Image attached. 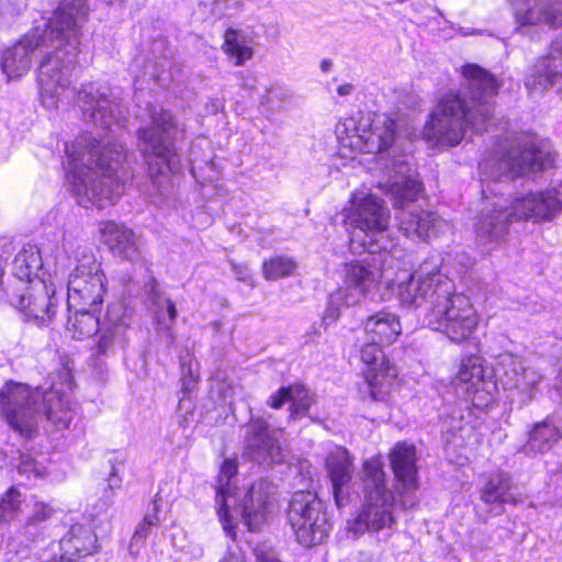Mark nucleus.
Listing matches in <instances>:
<instances>
[{"instance_id":"58836bf2","label":"nucleus","mask_w":562,"mask_h":562,"mask_svg":"<svg viewBox=\"0 0 562 562\" xmlns=\"http://www.w3.org/2000/svg\"><path fill=\"white\" fill-rule=\"evenodd\" d=\"M155 513L147 514L138 527L136 528L128 547V551L132 555L136 557L139 552V549L145 543L146 538L149 536L150 530L154 526H157L159 522V517L156 513L157 507H154Z\"/></svg>"},{"instance_id":"0eeeda50","label":"nucleus","mask_w":562,"mask_h":562,"mask_svg":"<svg viewBox=\"0 0 562 562\" xmlns=\"http://www.w3.org/2000/svg\"><path fill=\"white\" fill-rule=\"evenodd\" d=\"M179 125L171 112H153L148 125L137 131V147L148 165L153 183L162 188L168 181V172L179 169L178 154L175 147Z\"/></svg>"},{"instance_id":"b1692460","label":"nucleus","mask_w":562,"mask_h":562,"mask_svg":"<svg viewBox=\"0 0 562 562\" xmlns=\"http://www.w3.org/2000/svg\"><path fill=\"white\" fill-rule=\"evenodd\" d=\"M272 490L270 482L261 480L254 483L241 499L239 510L249 531H258L266 522Z\"/></svg>"},{"instance_id":"a878e982","label":"nucleus","mask_w":562,"mask_h":562,"mask_svg":"<svg viewBox=\"0 0 562 562\" xmlns=\"http://www.w3.org/2000/svg\"><path fill=\"white\" fill-rule=\"evenodd\" d=\"M383 346L368 340L360 350V359L368 366L367 380L372 387L383 386L386 380L395 376L394 369L382 349Z\"/></svg>"},{"instance_id":"2eb2a0df","label":"nucleus","mask_w":562,"mask_h":562,"mask_svg":"<svg viewBox=\"0 0 562 562\" xmlns=\"http://www.w3.org/2000/svg\"><path fill=\"white\" fill-rule=\"evenodd\" d=\"M244 453L251 461L265 467L280 464L285 450L276 437V430L262 417H251L246 429Z\"/></svg>"},{"instance_id":"4c0bfd02","label":"nucleus","mask_w":562,"mask_h":562,"mask_svg":"<svg viewBox=\"0 0 562 562\" xmlns=\"http://www.w3.org/2000/svg\"><path fill=\"white\" fill-rule=\"evenodd\" d=\"M297 267L296 261L289 256L276 255L262 263V273L267 280H278L291 276Z\"/></svg>"},{"instance_id":"09e8293b","label":"nucleus","mask_w":562,"mask_h":562,"mask_svg":"<svg viewBox=\"0 0 562 562\" xmlns=\"http://www.w3.org/2000/svg\"><path fill=\"white\" fill-rule=\"evenodd\" d=\"M353 91L351 83H344L337 88V93L341 97L349 95Z\"/></svg>"},{"instance_id":"a19ab883","label":"nucleus","mask_w":562,"mask_h":562,"mask_svg":"<svg viewBox=\"0 0 562 562\" xmlns=\"http://www.w3.org/2000/svg\"><path fill=\"white\" fill-rule=\"evenodd\" d=\"M110 462V473L109 477L106 479L108 485L104 491L103 497L101 498V505L102 508L106 509L113 504L114 501V491L121 488L122 485V479L119 475V470L116 465L112 462Z\"/></svg>"},{"instance_id":"864d4df0","label":"nucleus","mask_w":562,"mask_h":562,"mask_svg":"<svg viewBox=\"0 0 562 562\" xmlns=\"http://www.w3.org/2000/svg\"><path fill=\"white\" fill-rule=\"evenodd\" d=\"M501 368H497V371H501V369L504 370L503 366H502V362L499 363Z\"/></svg>"},{"instance_id":"cd10ccee","label":"nucleus","mask_w":562,"mask_h":562,"mask_svg":"<svg viewBox=\"0 0 562 562\" xmlns=\"http://www.w3.org/2000/svg\"><path fill=\"white\" fill-rule=\"evenodd\" d=\"M237 474V462L232 459H226L222 463L220 474L217 477V486H216V505H217V515L222 522L223 529L226 535L231 538H235V528L231 521V517L228 515V504L227 499L232 496V485L231 480Z\"/></svg>"},{"instance_id":"de8ad7c7","label":"nucleus","mask_w":562,"mask_h":562,"mask_svg":"<svg viewBox=\"0 0 562 562\" xmlns=\"http://www.w3.org/2000/svg\"><path fill=\"white\" fill-rule=\"evenodd\" d=\"M257 560L258 562H281L273 554L262 553L259 551L257 553Z\"/></svg>"},{"instance_id":"a18cd8bd","label":"nucleus","mask_w":562,"mask_h":562,"mask_svg":"<svg viewBox=\"0 0 562 562\" xmlns=\"http://www.w3.org/2000/svg\"><path fill=\"white\" fill-rule=\"evenodd\" d=\"M181 369H182V391L183 392H191L195 384L198 383V374H195L193 372V370L191 369V366L188 367V369L186 368V364L184 362L182 361L181 362Z\"/></svg>"},{"instance_id":"39448f33","label":"nucleus","mask_w":562,"mask_h":562,"mask_svg":"<svg viewBox=\"0 0 562 562\" xmlns=\"http://www.w3.org/2000/svg\"><path fill=\"white\" fill-rule=\"evenodd\" d=\"M42 267L40 249L35 245L23 247L13 259L12 274L16 280L7 286L5 295L9 305L25 319L49 322L55 315L56 290L54 284L38 278Z\"/></svg>"},{"instance_id":"c03bdc74","label":"nucleus","mask_w":562,"mask_h":562,"mask_svg":"<svg viewBox=\"0 0 562 562\" xmlns=\"http://www.w3.org/2000/svg\"><path fill=\"white\" fill-rule=\"evenodd\" d=\"M54 514V509L43 503H36L34 505L33 514L30 517V522L37 524L49 519Z\"/></svg>"},{"instance_id":"9d476101","label":"nucleus","mask_w":562,"mask_h":562,"mask_svg":"<svg viewBox=\"0 0 562 562\" xmlns=\"http://www.w3.org/2000/svg\"><path fill=\"white\" fill-rule=\"evenodd\" d=\"M390 217V210L383 200L367 195L349 214L353 226L351 243H358L370 254L391 252L393 243L389 237Z\"/></svg>"},{"instance_id":"1a4fd4ad","label":"nucleus","mask_w":562,"mask_h":562,"mask_svg":"<svg viewBox=\"0 0 562 562\" xmlns=\"http://www.w3.org/2000/svg\"><path fill=\"white\" fill-rule=\"evenodd\" d=\"M438 295L435 307L425 314L427 325L445 334L452 342L469 340L479 324L470 299L445 286Z\"/></svg>"},{"instance_id":"ddd939ff","label":"nucleus","mask_w":562,"mask_h":562,"mask_svg":"<svg viewBox=\"0 0 562 562\" xmlns=\"http://www.w3.org/2000/svg\"><path fill=\"white\" fill-rule=\"evenodd\" d=\"M105 277L101 265L95 260L80 263L68 280V310L95 307L103 302Z\"/></svg>"},{"instance_id":"f03ea898","label":"nucleus","mask_w":562,"mask_h":562,"mask_svg":"<svg viewBox=\"0 0 562 562\" xmlns=\"http://www.w3.org/2000/svg\"><path fill=\"white\" fill-rule=\"evenodd\" d=\"M463 82L438 101L424 126L428 142L441 146H457L468 130L482 133L487 130L493 113L491 98L498 89V80L476 64L462 67Z\"/></svg>"},{"instance_id":"bb28decb","label":"nucleus","mask_w":562,"mask_h":562,"mask_svg":"<svg viewBox=\"0 0 562 562\" xmlns=\"http://www.w3.org/2000/svg\"><path fill=\"white\" fill-rule=\"evenodd\" d=\"M103 241L117 256L134 260L138 257V247L134 233L114 222H104L100 226Z\"/></svg>"},{"instance_id":"c756f323","label":"nucleus","mask_w":562,"mask_h":562,"mask_svg":"<svg viewBox=\"0 0 562 562\" xmlns=\"http://www.w3.org/2000/svg\"><path fill=\"white\" fill-rule=\"evenodd\" d=\"M60 551L82 559H91L95 549L97 536L90 526L72 525L60 539Z\"/></svg>"},{"instance_id":"a211bd4d","label":"nucleus","mask_w":562,"mask_h":562,"mask_svg":"<svg viewBox=\"0 0 562 562\" xmlns=\"http://www.w3.org/2000/svg\"><path fill=\"white\" fill-rule=\"evenodd\" d=\"M131 317L126 310L117 303L110 304L104 319L98 330L99 337L93 348L97 356L109 357L123 348L127 342V330Z\"/></svg>"},{"instance_id":"49530a36","label":"nucleus","mask_w":562,"mask_h":562,"mask_svg":"<svg viewBox=\"0 0 562 562\" xmlns=\"http://www.w3.org/2000/svg\"><path fill=\"white\" fill-rule=\"evenodd\" d=\"M550 47L553 54H557L560 57H562V33H560L552 40Z\"/></svg>"},{"instance_id":"603ef678","label":"nucleus","mask_w":562,"mask_h":562,"mask_svg":"<svg viewBox=\"0 0 562 562\" xmlns=\"http://www.w3.org/2000/svg\"><path fill=\"white\" fill-rule=\"evenodd\" d=\"M32 465V460L23 462V471H29L30 467Z\"/></svg>"},{"instance_id":"20e7f679","label":"nucleus","mask_w":562,"mask_h":562,"mask_svg":"<svg viewBox=\"0 0 562 562\" xmlns=\"http://www.w3.org/2000/svg\"><path fill=\"white\" fill-rule=\"evenodd\" d=\"M2 413L10 427L25 438L36 434L42 414L57 430L68 428L74 418L68 402L59 391H31L29 385L13 381H8L2 389Z\"/></svg>"},{"instance_id":"7c9ffc66","label":"nucleus","mask_w":562,"mask_h":562,"mask_svg":"<svg viewBox=\"0 0 562 562\" xmlns=\"http://www.w3.org/2000/svg\"><path fill=\"white\" fill-rule=\"evenodd\" d=\"M285 403H291L290 418L299 419L307 413L312 400L307 390L302 385L281 387L269 400V405L274 409L280 408Z\"/></svg>"},{"instance_id":"6ab92c4d","label":"nucleus","mask_w":562,"mask_h":562,"mask_svg":"<svg viewBox=\"0 0 562 562\" xmlns=\"http://www.w3.org/2000/svg\"><path fill=\"white\" fill-rule=\"evenodd\" d=\"M445 288L452 289L450 280H442L438 273H414L407 282L398 285V299L407 307H419L427 305V312L434 308L439 292Z\"/></svg>"},{"instance_id":"f257e3e1","label":"nucleus","mask_w":562,"mask_h":562,"mask_svg":"<svg viewBox=\"0 0 562 562\" xmlns=\"http://www.w3.org/2000/svg\"><path fill=\"white\" fill-rule=\"evenodd\" d=\"M88 0H61L46 29H35L2 54V71L9 79L21 77L32 63V55L44 48L55 47L46 53L38 66L37 81L42 104L52 110L60 102H70L77 95L85 115L93 124L110 128L120 125L124 116L121 99L109 88L88 83L76 93L70 89V75L77 64L80 24L88 14Z\"/></svg>"},{"instance_id":"c9c22d12","label":"nucleus","mask_w":562,"mask_h":562,"mask_svg":"<svg viewBox=\"0 0 562 562\" xmlns=\"http://www.w3.org/2000/svg\"><path fill=\"white\" fill-rule=\"evenodd\" d=\"M149 299L155 306V317L157 324L167 333V344H173L175 337L171 326L177 317V308L170 299H162L157 290L156 280L149 284Z\"/></svg>"},{"instance_id":"37998d69","label":"nucleus","mask_w":562,"mask_h":562,"mask_svg":"<svg viewBox=\"0 0 562 562\" xmlns=\"http://www.w3.org/2000/svg\"><path fill=\"white\" fill-rule=\"evenodd\" d=\"M243 7V0H214L212 13L217 18L231 16L237 13Z\"/></svg>"},{"instance_id":"412c9836","label":"nucleus","mask_w":562,"mask_h":562,"mask_svg":"<svg viewBox=\"0 0 562 562\" xmlns=\"http://www.w3.org/2000/svg\"><path fill=\"white\" fill-rule=\"evenodd\" d=\"M515 21L519 25L546 24L562 26V0H509Z\"/></svg>"},{"instance_id":"4be33fe9","label":"nucleus","mask_w":562,"mask_h":562,"mask_svg":"<svg viewBox=\"0 0 562 562\" xmlns=\"http://www.w3.org/2000/svg\"><path fill=\"white\" fill-rule=\"evenodd\" d=\"M325 468L333 487V496L338 508L349 503L348 485L352 480L353 458L345 447H336L325 459Z\"/></svg>"},{"instance_id":"e433bc0d","label":"nucleus","mask_w":562,"mask_h":562,"mask_svg":"<svg viewBox=\"0 0 562 562\" xmlns=\"http://www.w3.org/2000/svg\"><path fill=\"white\" fill-rule=\"evenodd\" d=\"M484 369L482 359L477 356H470L462 359L457 378L456 385H467L465 392L479 391V386L483 383Z\"/></svg>"},{"instance_id":"dca6fc26","label":"nucleus","mask_w":562,"mask_h":562,"mask_svg":"<svg viewBox=\"0 0 562 562\" xmlns=\"http://www.w3.org/2000/svg\"><path fill=\"white\" fill-rule=\"evenodd\" d=\"M390 465L394 474L395 490L401 496V505L412 508L415 505L413 494L418 490V471L414 445L398 442L389 453Z\"/></svg>"},{"instance_id":"2f4dec72","label":"nucleus","mask_w":562,"mask_h":562,"mask_svg":"<svg viewBox=\"0 0 562 562\" xmlns=\"http://www.w3.org/2000/svg\"><path fill=\"white\" fill-rule=\"evenodd\" d=\"M562 438L560 429L549 419L533 425L526 445L521 448L525 454L546 453Z\"/></svg>"},{"instance_id":"3c124183","label":"nucleus","mask_w":562,"mask_h":562,"mask_svg":"<svg viewBox=\"0 0 562 562\" xmlns=\"http://www.w3.org/2000/svg\"><path fill=\"white\" fill-rule=\"evenodd\" d=\"M330 68H331V61L329 59L322 60L321 69L323 72L329 71Z\"/></svg>"},{"instance_id":"473e14b6","label":"nucleus","mask_w":562,"mask_h":562,"mask_svg":"<svg viewBox=\"0 0 562 562\" xmlns=\"http://www.w3.org/2000/svg\"><path fill=\"white\" fill-rule=\"evenodd\" d=\"M502 366L506 378L504 385L508 389L531 390L540 381L533 370L525 368L521 360L513 355L503 356Z\"/></svg>"},{"instance_id":"aec40b11","label":"nucleus","mask_w":562,"mask_h":562,"mask_svg":"<svg viewBox=\"0 0 562 562\" xmlns=\"http://www.w3.org/2000/svg\"><path fill=\"white\" fill-rule=\"evenodd\" d=\"M515 220L513 205L497 199L486 202L475 222L476 241L483 246L499 243Z\"/></svg>"},{"instance_id":"f704fd0d","label":"nucleus","mask_w":562,"mask_h":562,"mask_svg":"<svg viewBox=\"0 0 562 562\" xmlns=\"http://www.w3.org/2000/svg\"><path fill=\"white\" fill-rule=\"evenodd\" d=\"M368 153H380L387 149L395 138V123L392 119L384 116L373 122L371 130L362 135Z\"/></svg>"},{"instance_id":"f3484780","label":"nucleus","mask_w":562,"mask_h":562,"mask_svg":"<svg viewBox=\"0 0 562 562\" xmlns=\"http://www.w3.org/2000/svg\"><path fill=\"white\" fill-rule=\"evenodd\" d=\"M512 205L516 221L551 222L562 212V190L554 187L529 192L517 198Z\"/></svg>"},{"instance_id":"4468645a","label":"nucleus","mask_w":562,"mask_h":562,"mask_svg":"<svg viewBox=\"0 0 562 562\" xmlns=\"http://www.w3.org/2000/svg\"><path fill=\"white\" fill-rule=\"evenodd\" d=\"M551 155L541 150L531 137L520 136L505 149L498 168L512 178L537 173L551 167Z\"/></svg>"},{"instance_id":"72a5a7b5","label":"nucleus","mask_w":562,"mask_h":562,"mask_svg":"<svg viewBox=\"0 0 562 562\" xmlns=\"http://www.w3.org/2000/svg\"><path fill=\"white\" fill-rule=\"evenodd\" d=\"M75 312L68 317L66 329L72 338L82 340L95 335L100 328L101 321L95 315L94 307L74 308Z\"/></svg>"},{"instance_id":"79ce46f5","label":"nucleus","mask_w":562,"mask_h":562,"mask_svg":"<svg viewBox=\"0 0 562 562\" xmlns=\"http://www.w3.org/2000/svg\"><path fill=\"white\" fill-rule=\"evenodd\" d=\"M20 505V492L11 487L7 494L2 496V520L12 518L18 513Z\"/></svg>"},{"instance_id":"9b49d317","label":"nucleus","mask_w":562,"mask_h":562,"mask_svg":"<svg viewBox=\"0 0 562 562\" xmlns=\"http://www.w3.org/2000/svg\"><path fill=\"white\" fill-rule=\"evenodd\" d=\"M288 520L297 539L305 547L322 543L330 531L325 504L312 492L299 491L292 496Z\"/></svg>"},{"instance_id":"8fccbe9b","label":"nucleus","mask_w":562,"mask_h":562,"mask_svg":"<svg viewBox=\"0 0 562 562\" xmlns=\"http://www.w3.org/2000/svg\"><path fill=\"white\" fill-rule=\"evenodd\" d=\"M220 562H243L240 558L234 555V554H228L226 557H224Z\"/></svg>"},{"instance_id":"5701e85b","label":"nucleus","mask_w":562,"mask_h":562,"mask_svg":"<svg viewBox=\"0 0 562 562\" xmlns=\"http://www.w3.org/2000/svg\"><path fill=\"white\" fill-rule=\"evenodd\" d=\"M480 498L494 516L504 513V505H517L524 501L505 472H496L486 480L480 490Z\"/></svg>"},{"instance_id":"7ed1b4c3","label":"nucleus","mask_w":562,"mask_h":562,"mask_svg":"<svg viewBox=\"0 0 562 562\" xmlns=\"http://www.w3.org/2000/svg\"><path fill=\"white\" fill-rule=\"evenodd\" d=\"M68 179L78 204L104 207L114 204L125 191L132 175L126 167V150L114 142L81 139L66 145Z\"/></svg>"},{"instance_id":"423d86ee","label":"nucleus","mask_w":562,"mask_h":562,"mask_svg":"<svg viewBox=\"0 0 562 562\" xmlns=\"http://www.w3.org/2000/svg\"><path fill=\"white\" fill-rule=\"evenodd\" d=\"M360 480L363 503L358 516L349 522V531L355 537H359L366 531L379 532L383 529H392L396 524L393 513L395 497L393 491L386 485L382 461L379 458L366 460Z\"/></svg>"},{"instance_id":"393cba45","label":"nucleus","mask_w":562,"mask_h":562,"mask_svg":"<svg viewBox=\"0 0 562 562\" xmlns=\"http://www.w3.org/2000/svg\"><path fill=\"white\" fill-rule=\"evenodd\" d=\"M562 81V64L553 53L539 57L526 77L525 86L530 93L542 94Z\"/></svg>"},{"instance_id":"c85d7f7f","label":"nucleus","mask_w":562,"mask_h":562,"mask_svg":"<svg viewBox=\"0 0 562 562\" xmlns=\"http://www.w3.org/2000/svg\"><path fill=\"white\" fill-rule=\"evenodd\" d=\"M401 330L398 317L385 311L369 316L364 322L367 339L378 344L391 345L401 334Z\"/></svg>"},{"instance_id":"ea45409f","label":"nucleus","mask_w":562,"mask_h":562,"mask_svg":"<svg viewBox=\"0 0 562 562\" xmlns=\"http://www.w3.org/2000/svg\"><path fill=\"white\" fill-rule=\"evenodd\" d=\"M223 49L228 55L236 58L235 64L237 66L243 65L252 56V48L246 45H241L237 41V32L233 29H229L225 32Z\"/></svg>"},{"instance_id":"6e6552de","label":"nucleus","mask_w":562,"mask_h":562,"mask_svg":"<svg viewBox=\"0 0 562 562\" xmlns=\"http://www.w3.org/2000/svg\"><path fill=\"white\" fill-rule=\"evenodd\" d=\"M395 168L396 175L401 177L389 183V193L394 207L400 210L396 220L403 235L412 240H426L448 228V223L437 214L411 207V203H414L420 193V182L405 175L408 171L405 162H397Z\"/></svg>"},{"instance_id":"f8f14e48","label":"nucleus","mask_w":562,"mask_h":562,"mask_svg":"<svg viewBox=\"0 0 562 562\" xmlns=\"http://www.w3.org/2000/svg\"><path fill=\"white\" fill-rule=\"evenodd\" d=\"M378 282L379 272L370 265L362 261L346 263L342 284L328 297L325 319L337 321L342 307L359 304Z\"/></svg>"}]
</instances>
